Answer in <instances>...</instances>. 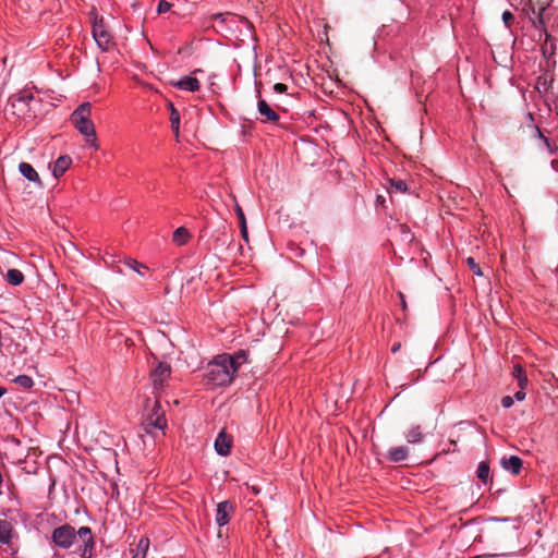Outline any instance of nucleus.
<instances>
[{"label": "nucleus", "instance_id": "f257e3e1", "mask_svg": "<svg viewBox=\"0 0 558 558\" xmlns=\"http://www.w3.org/2000/svg\"><path fill=\"white\" fill-rule=\"evenodd\" d=\"M235 376V368H232V362L229 354H221L215 357L207 365L205 378L214 386H227L232 383Z\"/></svg>", "mask_w": 558, "mask_h": 558}, {"label": "nucleus", "instance_id": "f03ea898", "mask_svg": "<svg viewBox=\"0 0 558 558\" xmlns=\"http://www.w3.org/2000/svg\"><path fill=\"white\" fill-rule=\"evenodd\" d=\"M92 105L84 102L80 105L71 114L72 124L86 137V142L93 147L98 148L96 144V132L93 121L90 120Z\"/></svg>", "mask_w": 558, "mask_h": 558}, {"label": "nucleus", "instance_id": "7ed1b4c3", "mask_svg": "<svg viewBox=\"0 0 558 558\" xmlns=\"http://www.w3.org/2000/svg\"><path fill=\"white\" fill-rule=\"evenodd\" d=\"M167 426L165 413L159 401H155L151 413L144 420L143 427L147 434L154 435L156 429L163 430Z\"/></svg>", "mask_w": 558, "mask_h": 558}, {"label": "nucleus", "instance_id": "20e7f679", "mask_svg": "<svg viewBox=\"0 0 558 558\" xmlns=\"http://www.w3.org/2000/svg\"><path fill=\"white\" fill-rule=\"evenodd\" d=\"M93 37L98 47L104 51H109L114 46L113 38L107 29L102 17L94 21Z\"/></svg>", "mask_w": 558, "mask_h": 558}, {"label": "nucleus", "instance_id": "39448f33", "mask_svg": "<svg viewBox=\"0 0 558 558\" xmlns=\"http://www.w3.org/2000/svg\"><path fill=\"white\" fill-rule=\"evenodd\" d=\"M76 536L78 535L73 526L63 524L53 530L51 538L54 545L68 549L73 545Z\"/></svg>", "mask_w": 558, "mask_h": 558}, {"label": "nucleus", "instance_id": "423d86ee", "mask_svg": "<svg viewBox=\"0 0 558 558\" xmlns=\"http://www.w3.org/2000/svg\"><path fill=\"white\" fill-rule=\"evenodd\" d=\"M77 535L83 542V547L80 553L81 558H92L95 544L92 530L87 526H82L78 529Z\"/></svg>", "mask_w": 558, "mask_h": 558}, {"label": "nucleus", "instance_id": "0eeeda50", "mask_svg": "<svg viewBox=\"0 0 558 558\" xmlns=\"http://www.w3.org/2000/svg\"><path fill=\"white\" fill-rule=\"evenodd\" d=\"M234 512V506L232 502L225 500L217 505L216 522L219 526H223L229 523Z\"/></svg>", "mask_w": 558, "mask_h": 558}, {"label": "nucleus", "instance_id": "6e6552de", "mask_svg": "<svg viewBox=\"0 0 558 558\" xmlns=\"http://www.w3.org/2000/svg\"><path fill=\"white\" fill-rule=\"evenodd\" d=\"M257 110L260 114L263 123H277L280 119L279 114L268 105L265 99H259L257 102Z\"/></svg>", "mask_w": 558, "mask_h": 558}, {"label": "nucleus", "instance_id": "1a4fd4ad", "mask_svg": "<svg viewBox=\"0 0 558 558\" xmlns=\"http://www.w3.org/2000/svg\"><path fill=\"white\" fill-rule=\"evenodd\" d=\"M170 365L166 363H159L151 373L155 389L162 388L163 383L170 377Z\"/></svg>", "mask_w": 558, "mask_h": 558}, {"label": "nucleus", "instance_id": "9d476101", "mask_svg": "<svg viewBox=\"0 0 558 558\" xmlns=\"http://www.w3.org/2000/svg\"><path fill=\"white\" fill-rule=\"evenodd\" d=\"M232 447V438L226 434L225 430H221L216 440H215V449L219 456L227 457L230 453Z\"/></svg>", "mask_w": 558, "mask_h": 558}, {"label": "nucleus", "instance_id": "9b49d317", "mask_svg": "<svg viewBox=\"0 0 558 558\" xmlns=\"http://www.w3.org/2000/svg\"><path fill=\"white\" fill-rule=\"evenodd\" d=\"M409 454H410V449L408 446H397V447H391L387 451L386 459L389 462L398 463V462H402V461L407 460L409 458Z\"/></svg>", "mask_w": 558, "mask_h": 558}, {"label": "nucleus", "instance_id": "f8f14e48", "mask_svg": "<svg viewBox=\"0 0 558 558\" xmlns=\"http://www.w3.org/2000/svg\"><path fill=\"white\" fill-rule=\"evenodd\" d=\"M500 464L505 470L518 475L522 469L523 461L518 456H510L501 458Z\"/></svg>", "mask_w": 558, "mask_h": 558}, {"label": "nucleus", "instance_id": "ddd939ff", "mask_svg": "<svg viewBox=\"0 0 558 558\" xmlns=\"http://www.w3.org/2000/svg\"><path fill=\"white\" fill-rule=\"evenodd\" d=\"M172 85L179 89L189 92H196L201 87L199 81L192 76H184L179 81L173 82Z\"/></svg>", "mask_w": 558, "mask_h": 558}, {"label": "nucleus", "instance_id": "4468645a", "mask_svg": "<svg viewBox=\"0 0 558 558\" xmlns=\"http://www.w3.org/2000/svg\"><path fill=\"white\" fill-rule=\"evenodd\" d=\"M72 159L70 156H60L52 166V174L56 179L63 175V173L70 168Z\"/></svg>", "mask_w": 558, "mask_h": 558}, {"label": "nucleus", "instance_id": "2eb2a0df", "mask_svg": "<svg viewBox=\"0 0 558 558\" xmlns=\"http://www.w3.org/2000/svg\"><path fill=\"white\" fill-rule=\"evenodd\" d=\"M19 170L23 177H25L31 182L36 183L38 186H41L40 178L34 167L28 162H21L19 165Z\"/></svg>", "mask_w": 558, "mask_h": 558}, {"label": "nucleus", "instance_id": "dca6fc26", "mask_svg": "<svg viewBox=\"0 0 558 558\" xmlns=\"http://www.w3.org/2000/svg\"><path fill=\"white\" fill-rule=\"evenodd\" d=\"M13 533L12 524L7 520H0V543L10 544Z\"/></svg>", "mask_w": 558, "mask_h": 558}, {"label": "nucleus", "instance_id": "f3484780", "mask_svg": "<svg viewBox=\"0 0 558 558\" xmlns=\"http://www.w3.org/2000/svg\"><path fill=\"white\" fill-rule=\"evenodd\" d=\"M191 233L184 227L178 228L172 234V242L178 246H182L189 242L191 239Z\"/></svg>", "mask_w": 558, "mask_h": 558}, {"label": "nucleus", "instance_id": "a211bd4d", "mask_svg": "<svg viewBox=\"0 0 558 558\" xmlns=\"http://www.w3.org/2000/svg\"><path fill=\"white\" fill-rule=\"evenodd\" d=\"M408 444H418L423 439L421 426H413L405 433Z\"/></svg>", "mask_w": 558, "mask_h": 558}, {"label": "nucleus", "instance_id": "6ab92c4d", "mask_svg": "<svg viewBox=\"0 0 558 558\" xmlns=\"http://www.w3.org/2000/svg\"><path fill=\"white\" fill-rule=\"evenodd\" d=\"M169 109H170V122H171V129L175 136H179V128H180V113L174 108L172 102H169Z\"/></svg>", "mask_w": 558, "mask_h": 558}, {"label": "nucleus", "instance_id": "aec40b11", "mask_svg": "<svg viewBox=\"0 0 558 558\" xmlns=\"http://www.w3.org/2000/svg\"><path fill=\"white\" fill-rule=\"evenodd\" d=\"M7 281L12 286H19L24 281V275L19 269H9L5 275Z\"/></svg>", "mask_w": 558, "mask_h": 558}, {"label": "nucleus", "instance_id": "412c9836", "mask_svg": "<svg viewBox=\"0 0 558 558\" xmlns=\"http://www.w3.org/2000/svg\"><path fill=\"white\" fill-rule=\"evenodd\" d=\"M229 359L232 362V368H235V373L239 371L240 366L247 361V354L245 351L240 350L233 355H229Z\"/></svg>", "mask_w": 558, "mask_h": 558}, {"label": "nucleus", "instance_id": "4be33fe9", "mask_svg": "<svg viewBox=\"0 0 558 558\" xmlns=\"http://www.w3.org/2000/svg\"><path fill=\"white\" fill-rule=\"evenodd\" d=\"M476 474H477V477L484 484H486L490 478V469H489L488 463L485 461L480 462Z\"/></svg>", "mask_w": 558, "mask_h": 558}, {"label": "nucleus", "instance_id": "5701e85b", "mask_svg": "<svg viewBox=\"0 0 558 558\" xmlns=\"http://www.w3.org/2000/svg\"><path fill=\"white\" fill-rule=\"evenodd\" d=\"M33 99H34L33 94L27 92V90H22V92H20L17 94H14L10 98V100L12 101L13 106H15V102L28 104Z\"/></svg>", "mask_w": 558, "mask_h": 558}, {"label": "nucleus", "instance_id": "b1692460", "mask_svg": "<svg viewBox=\"0 0 558 558\" xmlns=\"http://www.w3.org/2000/svg\"><path fill=\"white\" fill-rule=\"evenodd\" d=\"M389 183H390V186H389V191L390 193H405L408 191V185L404 181L402 180H399V179H391L389 180Z\"/></svg>", "mask_w": 558, "mask_h": 558}, {"label": "nucleus", "instance_id": "393cba45", "mask_svg": "<svg viewBox=\"0 0 558 558\" xmlns=\"http://www.w3.org/2000/svg\"><path fill=\"white\" fill-rule=\"evenodd\" d=\"M13 381L24 389H31L34 385L33 379L27 375H19Z\"/></svg>", "mask_w": 558, "mask_h": 558}, {"label": "nucleus", "instance_id": "a878e982", "mask_svg": "<svg viewBox=\"0 0 558 558\" xmlns=\"http://www.w3.org/2000/svg\"><path fill=\"white\" fill-rule=\"evenodd\" d=\"M466 263L475 275L483 276L480 265L475 262L473 257H468Z\"/></svg>", "mask_w": 558, "mask_h": 558}, {"label": "nucleus", "instance_id": "bb28decb", "mask_svg": "<svg viewBox=\"0 0 558 558\" xmlns=\"http://www.w3.org/2000/svg\"><path fill=\"white\" fill-rule=\"evenodd\" d=\"M235 213L239 218V226L241 227L242 223H246V218L243 213V209L238 203H235Z\"/></svg>", "mask_w": 558, "mask_h": 558}, {"label": "nucleus", "instance_id": "cd10ccee", "mask_svg": "<svg viewBox=\"0 0 558 558\" xmlns=\"http://www.w3.org/2000/svg\"><path fill=\"white\" fill-rule=\"evenodd\" d=\"M148 545H149L148 538H141L138 544H137L136 551L145 553L146 554V551L148 549Z\"/></svg>", "mask_w": 558, "mask_h": 558}, {"label": "nucleus", "instance_id": "c85d7f7f", "mask_svg": "<svg viewBox=\"0 0 558 558\" xmlns=\"http://www.w3.org/2000/svg\"><path fill=\"white\" fill-rule=\"evenodd\" d=\"M172 4L169 1L161 0L158 4L157 11L158 13L168 12L171 9Z\"/></svg>", "mask_w": 558, "mask_h": 558}, {"label": "nucleus", "instance_id": "c756f323", "mask_svg": "<svg viewBox=\"0 0 558 558\" xmlns=\"http://www.w3.org/2000/svg\"><path fill=\"white\" fill-rule=\"evenodd\" d=\"M126 265L132 268L134 271L138 272L141 276H143L142 271L140 270V268H145L142 264H140L136 260H133V259H130L129 262H126Z\"/></svg>", "mask_w": 558, "mask_h": 558}, {"label": "nucleus", "instance_id": "7c9ffc66", "mask_svg": "<svg viewBox=\"0 0 558 558\" xmlns=\"http://www.w3.org/2000/svg\"><path fill=\"white\" fill-rule=\"evenodd\" d=\"M512 375L518 379L525 376V371L520 364H515L512 369Z\"/></svg>", "mask_w": 558, "mask_h": 558}, {"label": "nucleus", "instance_id": "2f4dec72", "mask_svg": "<svg viewBox=\"0 0 558 558\" xmlns=\"http://www.w3.org/2000/svg\"><path fill=\"white\" fill-rule=\"evenodd\" d=\"M513 20H514V16L510 11H505L502 13V21L506 24V26L509 27Z\"/></svg>", "mask_w": 558, "mask_h": 558}, {"label": "nucleus", "instance_id": "473e14b6", "mask_svg": "<svg viewBox=\"0 0 558 558\" xmlns=\"http://www.w3.org/2000/svg\"><path fill=\"white\" fill-rule=\"evenodd\" d=\"M287 89H288V86L283 83H276L274 85V90L278 94H283L287 92Z\"/></svg>", "mask_w": 558, "mask_h": 558}, {"label": "nucleus", "instance_id": "72a5a7b5", "mask_svg": "<svg viewBox=\"0 0 558 558\" xmlns=\"http://www.w3.org/2000/svg\"><path fill=\"white\" fill-rule=\"evenodd\" d=\"M513 404V398L510 397V396H505L502 399H501V405L506 409L512 407Z\"/></svg>", "mask_w": 558, "mask_h": 558}, {"label": "nucleus", "instance_id": "f704fd0d", "mask_svg": "<svg viewBox=\"0 0 558 558\" xmlns=\"http://www.w3.org/2000/svg\"><path fill=\"white\" fill-rule=\"evenodd\" d=\"M241 235L245 242H248V232H247V225L242 223L240 227Z\"/></svg>", "mask_w": 558, "mask_h": 558}, {"label": "nucleus", "instance_id": "c9c22d12", "mask_svg": "<svg viewBox=\"0 0 558 558\" xmlns=\"http://www.w3.org/2000/svg\"><path fill=\"white\" fill-rule=\"evenodd\" d=\"M518 385H519L520 389H524L526 387V385H527V377H526V375L523 376V377L518 378Z\"/></svg>", "mask_w": 558, "mask_h": 558}, {"label": "nucleus", "instance_id": "e433bc0d", "mask_svg": "<svg viewBox=\"0 0 558 558\" xmlns=\"http://www.w3.org/2000/svg\"><path fill=\"white\" fill-rule=\"evenodd\" d=\"M524 389H520L519 391H517L514 393V398L518 400V401H522L524 400L525 398V392L523 391Z\"/></svg>", "mask_w": 558, "mask_h": 558}, {"label": "nucleus", "instance_id": "4c0bfd02", "mask_svg": "<svg viewBox=\"0 0 558 558\" xmlns=\"http://www.w3.org/2000/svg\"><path fill=\"white\" fill-rule=\"evenodd\" d=\"M400 349H401V343H400V342H396V343L391 347V351H392L393 353L398 352Z\"/></svg>", "mask_w": 558, "mask_h": 558}, {"label": "nucleus", "instance_id": "58836bf2", "mask_svg": "<svg viewBox=\"0 0 558 558\" xmlns=\"http://www.w3.org/2000/svg\"><path fill=\"white\" fill-rule=\"evenodd\" d=\"M145 557H146L145 553L136 551V553L133 555V557H132V558H145Z\"/></svg>", "mask_w": 558, "mask_h": 558}, {"label": "nucleus", "instance_id": "ea45409f", "mask_svg": "<svg viewBox=\"0 0 558 558\" xmlns=\"http://www.w3.org/2000/svg\"><path fill=\"white\" fill-rule=\"evenodd\" d=\"M399 296H400L401 302H402V307H403V310H405V308H407V303H405V300H404V295H403V293H401V292H400V293H399Z\"/></svg>", "mask_w": 558, "mask_h": 558}, {"label": "nucleus", "instance_id": "a19ab883", "mask_svg": "<svg viewBox=\"0 0 558 558\" xmlns=\"http://www.w3.org/2000/svg\"><path fill=\"white\" fill-rule=\"evenodd\" d=\"M7 393V388L0 386V399Z\"/></svg>", "mask_w": 558, "mask_h": 558}]
</instances>
